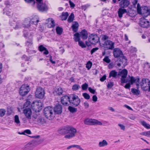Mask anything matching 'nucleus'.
Returning a JSON list of instances; mask_svg holds the SVG:
<instances>
[{
    "label": "nucleus",
    "mask_w": 150,
    "mask_h": 150,
    "mask_svg": "<svg viewBox=\"0 0 150 150\" xmlns=\"http://www.w3.org/2000/svg\"><path fill=\"white\" fill-rule=\"evenodd\" d=\"M25 146L28 150H32L35 147L33 142H30Z\"/></svg>",
    "instance_id": "a878e982"
},
{
    "label": "nucleus",
    "mask_w": 150,
    "mask_h": 150,
    "mask_svg": "<svg viewBox=\"0 0 150 150\" xmlns=\"http://www.w3.org/2000/svg\"><path fill=\"white\" fill-rule=\"evenodd\" d=\"M63 92V91L62 88H56L54 91V93L55 94L60 95L62 94Z\"/></svg>",
    "instance_id": "c756f323"
},
{
    "label": "nucleus",
    "mask_w": 150,
    "mask_h": 150,
    "mask_svg": "<svg viewBox=\"0 0 150 150\" xmlns=\"http://www.w3.org/2000/svg\"><path fill=\"white\" fill-rule=\"evenodd\" d=\"M21 28V24L20 23H18L16 24V26L14 28L15 29H16L18 28Z\"/></svg>",
    "instance_id": "774afa93"
},
{
    "label": "nucleus",
    "mask_w": 150,
    "mask_h": 150,
    "mask_svg": "<svg viewBox=\"0 0 150 150\" xmlns=\"http://www.w3.org/2000/svg\"><path fill=\"white\" fill-rule=\"evenodd\" d=\"M92 66V63L91 62L89 61L86 64V67L88 70H89L91 67Z\"/></svg>",
    "instance_id": "c03bdc74"
},
{
    "label": "nucleus",
    "mask_w": 150,
    "mask_h": 150,
    "mask_svg": "<svg viewBox=\"0 0 150 150\" xmlns=\"http://www.w3.org/2000/svg\"><path fill=\"white\" fill-rule=\"evenodd\" d=\"M6 14L8 16H11L13 15V13L11 12L8 11L6 12Z\"/></svg>",
    "instance_id": "680f3d73"
},
{
    "label": "nucleus",
    "mask_w": 150,
    "mask_h": 150,
    "mask_svg": "<svg viewBox=\"0 0 150 150\" xmlns=\"http://www.w3.org/2000/svg\"><path fill=\"white\" fill-rule=\"evenodd\" d=\"M45 94L44 90L41 87H39L36 90L35 96L38 98L42 99L44 97Z\"/></svg>",
    "instance_id": "ddd939ff"
},
{
    "label": "nucleus",
    "mask_w": 150,
    "mask_h": 150,
    "mask_svg": "<svg viewBox=\"0 0 150 150\" xmlns=\"http://www.w3.org/2000/svg\"><path fill=\"white\" fill-rule=\"evenodd\" d=\"M26 30H24L23 31L24 36L26 38H29L31 37L32 34L31 33H30V34L29 35V33L26 32ZM30 40L26 42L25 43V46L28 48L31 47L33 46L32 40L31 37H30Z\"/></svg>",
    "instance_id": "9d476101"
},
{
    "label": "nucleus",
    "mask_w": 150,
    "mask_h": 150,
    "mask_svg": "<svg viewBox=\"0 0 150 150\" xmlns=\"http://www.w3.org/2000/svg\"><path fill=\"white\" fill-rule=\"evenodd\" d=\"M70 98L67 96H62L61 99V102L62 103L65 105H67L68 102H70Z\"/></svg>",
    "instance_id": "6ab92c4d"
},
{
    "label": "nucleus",
    "mask_w": 150,
    "mask_h": 150,
    "mask_svg": "<svg viewBox=\"0 0 150 150\" xmlns=\"http://www.w3.org/2000/svg\"><path fill=\"white\" fill-rule=\"evenodd\" d=\"M79 25L78 23L76 22H75L73 23L71 28L74 31L76 32L77 31Z\"/></svg>",
    "instance_id": "2f4dec72"
},
{
    "label": "nucleus",
    "mask_w": 150,
    "mask_h": 150,
    "mask_svg": "<svg viewBox=\"0 0 150 150\" xmlns=\"http://www.w3.org/2000/svg\"><path fill=\"white\" fill-rule=\"evenodd\" d=\"M92 99L93 101L96 102L97 101L98 98L96 96L94 95L93 96Z\"/></svg>",
    "instance_id": "338daca9"
},
{
    "label": "nucleus",
    "mask_w": 150,
    "mask_h": 150,
    "mask_svg": "<svg viewBox=\"0 0 150 150\" xmlns=\"http://www.w3.org/2000/svg\"><path fill=\"white\" fill-rule=\"evenodd\" d=\"M62 106L60 105H56L53 109L54 112V113L58 114H61L62 112Z\"/></svg>",
    "instance_id": "aec40b11"
},
{
    "label": "nucleus",
    "mask_w": 150,
    "mask_h": 150,
    "mask_svg": "<svg viewBox=\"0 0 150 150\" xmlns=\"http://www.w3.org/2000/svg\"><path fill=\"white\" fill-rule=\"evenodd\" d=\"M127 12L126 9L120 8L118 11V16L120 18L122 17V15Z\"/></svg>",
    "instance_id": "bb28decb"
},
{
    "label": "nucleus",
    "mask_w": 150,
    "mask_h": 150,
    "mask_svg": "<svg viewBox=\"0 0 150 150\" xmlns=\"http://www.w3.org/2000/svg\"><path fill=\"white\" fill-rule=\"evenodd\" d=\"M79 45L80 46L83 48H85L86 47V45L84 44V43L81 41H80L79 42Z\"/></svg>",
    "instance_id": "49530a36"
},
{
    "label": "nucleus",
    "mask_w": 150,
    "mask_h": 150,
    "mask_svg": "<svg viewBox=\"0 0 150 150\" xmlns=\"http://www.w3.org/2000/svg\"><path fill=\"white\" fill-rule=\"evenodd\" d=\"M44 113L45 117L49 120L53 119L55 117L53 109L50 106H47L44 108Z\"/></svg>",
    "instance_id": "7ed1b4c3"
},
{
    "label": "nucleus",
    "mask_w": 150,
    "mask_h": 150,
    "mask_svg": "<svg viewBox=\"0 0 150 150\" xmlns=\"http://www.w3.org/2000/svg\"><path fill=\"white\" fill-rule=\"evenodd\" d=\"M130 79V83L132 84L134 83H135L137 85H139V78H135L133 77H130L129 76Z\"/></svg>",
    "instance_id": "5701e85b"
},
{
    "label": "nucleus",
    "mask_w": 150,
    "mask_h": 150,
    "mask_svg": "<svg viewBox=\"0 0 150 150\" xmlns=\"http://www.w3.org/2000/svg\"><path fill=\"white\" fill-rule=\"evenodd\" d=\"M69 14L67 12H63L61 17L62 20H65L67 18Z\"/></svg>",
    "instance_id": "473e14b6"
},
{
    "label": "nucleus",
    "mask_w": 150,
    "mask_h": 150,
    "mask_svg": "<svg viewBox=\"0 0 150 150\" xmlns=\"http://www.w3.org/2000/svg\"><path fill=\"white\" fill-rule=\"evenodd\" d=\"M38 50L40 52L44 51L43 53L45 54H47L49 53L48 51L47 50L46 48L42 45H41L39 47Z\"/></svg>",
    "instance_id": "c85d7f7f"
},
{
    "label": "nucleus",
    "mask_w": 150,
    "mask_h": 150,
    "mask_svg": "<svg viewBox=\"0 0 150 150\" xmlns=\"http://www.w3.org/2000/svg\"><path fill=\"white\" fill-rule=\"evenodd\" d=\"M122 61H123V62H122V63L123 64V65H126L127 62V59L125 57H122Z\"/></svg>",
    "instance_id": "3c124183"
},
{
    "label": "nucleus",
    "mask_w": 150,
    "mask_h": 150,
    "mask_svg": "<svg viewBox=\"0 0 150 150\" xmlns=\"http://www.w3.org/2000/svg\"><path fill=\"white\" fill-rule=\"evenodd\" d=\"M129 4L128 0H122L120 2V6L122 8H126Z\"/></svg>",
    "instance_id": "412c9836"
},
{
    "label": "nucleus",
    "mask_w": 150,
    "mask_h": 150,
    "mask_svg": "<svg viewBox=\"0 0 150 150\" xmlns=\"http://www.w3.org/2000/svg\"><path fill=\"white\" fill-rule=\"evenodd\" d=\"M140 123L146 129H150V125L144 121H142L140 122Z\"/></svg>",
    "instance_id": "c9c22d12"
},
{
    "label": "nucleus",
    "mask_w": 150,
    "mask_h": 150,
    "mask_svg": "<svg viewBox=\"0 0 150 150\" xmlns=\"http://www.w3.org/2000/svg\"><path fill=\"white\" fill-rule=\"evenodd\" d=\"M30 102L28 101H27L23 105V108L25 109L26 108H30Z\"/></svg>",
    "instance_id": "58836bf2"
},
{
    "label": "nucleus",
    "mask_w": 150,
    "mask_h": 150,
    "mask_svg": "<svg viewBox=\"0 0 150 150\" xmlns=\"http://www.w3.org/2000/svg\"><path fill=\"white\" fill-rule=\"evenodd\" d=\"M114 43L110 40L105 41L104 44L105 48L107 50H112L114 48Z\"/></svg>",
    "instance_id": "2eb2a0df"
},
{
    "label": "nucleus",
    "mask_w": 150,
    "mask_h": 150,
    "mask_svg": "<svg viewBox=\"0 0 150 150\" xmlns=\"http://www.w3.org/2000/svg\"><path fill=\"white\" fill-rule=\"evenodd\" d=\"M83 96L86 99H90V96L86 93H83Z\"/></svg>",
    "instance_id": "09e8293b"
},
{
    "label": "nucleus",
    "mask_w": 150,
    "mask_h": 150,
    "mask_svg": "<svg viewBox=\"0 0 150 150\" xmlns=\"http://www.w3.org/2000/svg\"><path fill=\"white\" fill-rule=\"evenodd\" d=\"M60 132V133L66 134L64 136L65 138L70 139L75 137L77 130L73 127L68 126L64 127Z\"/></svg>",
    "instance_id": "f03ea898"
},
{
    "label": "nucleus",
    "mask_w": 150,
    "mask_h": 150,
    "mask_svg": "<svg viewBox=\"0 0 150 150\" xmlns=\"http://www.w3.org/2000/svg\"><path fill=\"white\" fill-rule=\"evenodd\" d=\"M103 60L107 63H109L110 62V60L108 57H106L103 59Z\"/></svg>",
    "instance_id": "5fc2aeb1"
},
{
    "label": "nucleus",
    "mask_w": 150,
    "mask_h": 150,
    "mask_svg": "<svg viewBox=\"0 0 150 150\" xmlns=\"http://www.w3.org/2000/svg\"><path fill=\"white\" fill-rule=\"evenodd\" d=\"M80 88V86L76 84L72 86V89L73 91H76L79 90Z\"/></svg>",
    "instance_id": "37998d69"
},
{
    "label": "nucleus",
    "mask_w": 150,
    "mask_h": 150,
    "mask_svg": "<svg viewBox=\"0 0 150 150\" xmlns=\"http://www.w3.org/2000/svg\"><path fill=\"white\" fill-rule=\"evenodd\" d=\"M118 74L117 72L115 70H112L109 73V77L110 78L111 77H112L114 78H115L117 76Z\"/></svg>",
    "instance_id": "7c9ffc66"
},
{
    "label": "nucleus",
    "mask_w": 150,
    "mask_h": 150,
    "mask_svg": "<svg viewBox=\"0 0 150 150\" xmlns=\"http://www.w3.org/2000/svg\"><path fill=\"white\" fill-rule=\"evenodd\" d=\"M84 123L86 125H101L102 124L101 122L96 119L87 118L84 121Z\"/></svg>",
    "instance_id": "1a4fd4ad"
},
{
    "label": "nucleus",
    "mask_w": 150,
    "mask_h": 150,
    "mask_svg": "<svg viewBox=\"0 0 150 150\" xmlns=\"http://www.w3.org/2000/svg\"><path fill=\"white\" fill-rule=\"evenodd\" d=\"M106 78V76L105 75H104L100 79V80L101 81H103L105 80Z\"/></svg>",
    "instance_id": "e2e57ef3"
},
{
    "label": "nucleus",
    "mask_w": 150,
    "mask_h": 150,
    "mask_svg": "<svg viewBox=\"0 0 150 150\" xmlns=\"http://www.w3.org/2000/svg\"><path fill=\"white\" fill-rule=\"evenodd\" d=\"M56 31L57 34L60 35L62 34V29L59 27H57L56 28Z\"/></svg>",
    "instance_id": "ea45409f"
},
{
    "label": "nucleus",
    "mask_w": 150,
    "mask_h": 150,
    "mask_svg": "<svg viewBox=\"0 0 150 150\" xmlns=\"http://www.w3.org/2000/svg\"><path fill=\"white\" fill-rule=\"evenodd\" d=\"M113 54L115 58L121 57L123 56L122 52L120 49L117 48L113 49Z\"/></svg>",
    "instance_id": "a211bd4d"
},
{
    "label": "nucleus",
    "mask_w": 150,
    "mask_h": 150,
    "mask_svg": "<svg viewBox=\"0 0 150 150\" xmlns=\"http://www.w3.org/2000/svg\"><path fill=\"white\" fill-rule=\"evenodd\" d=\"M74 148H76L77 149L80 150H81L82 149L81 146L76 144H74Z\"/></svg>",
    "instance_id": "0e129e2a"
},
{
    "label": "nucleus",
    "mask_w": 150,
    "mask_h": 150,
    "mask_svg": "<svg viewBox=\"0 0 150 150\" xmlns=\"http://www.w3.org/2000/svg\"><path fill=\"white\" fill-rule=\"evenodd\" d=\"M42 102L40 100H39L34 102L32 106L33 107V109L35 112H39L42 109Z\"/></svg>",
    "instance_id": "f8f14e48"
},
{
    "label": "nucleus",
    "mask_w": 150,
    "mask_h": 150,
    "mask_svg": "<svg viewBox=\"0 0 150 150\" xmlns=\"http://www.w3.org/2000/svg\"><path fill=\"white\" fill-rule=\"evenodd\" d=\"M83 105L85 108L86 109L88 108L89 107V104L88 103L86 102H84Z\"/></svg>",
    "instance_id": "13d9d810"
},
{
    "label": "nucleus",
    "mask_w": 150,
    "mask_h": 150,
    "mask_svg": "<svg viewBox=\"0 0 150 150\" xmlns=\"http://www.w3.org/2000/svg\"><path fill=\"white\" fill-rule=\"evenodd\" d=\"M98 50V47H95L93 48L91 51V53L92 54L93 53L96 52L97 50Z\"/></svg>",
    "instance_id": "052dcab7"
},
{
    "label": "nucleus",
    "mask_w": 150,
    "mask_h": 150,
    "mask_svg": "<svg viewBox=\"0 0 150 150\" xmlns=\"http://www.w3.org/2000/svg\"><path fill=\"white\" fill-rule=\"evenodd\" d=\"M118 126L120 127L121 129L123 130H125V126L122 124H118Z\"/></svg>",
    "instance_id": "603ef678"
},
{
    "label": "nucleus",
    "mask_w": 150,
    "mask_h": 150,
    "mask_svg": "<svg viewBox=\"0 0 150 150\" xmlns=\"http://www.w3.org/2000/svg\"><path fill=\"white\" fill-rule=\"evenodd\" d=\"M47 23L48 25L47 27L48 28H52L55 25V22L52 18H49L47 20Z\"/></svg>",
    "instance_id": "4be33fe9"
},
{
    "label": "nucleus",
    "mask_w": 150,
    "mask_h": 150,
    "mask_svg": "<svg viewBox=\"0 0 150 150\" xmlns=\"http://www.w3.org/2000/svg\"><path fill=\"white\" fill-rule=\"evenodd\" d=\"M144 7L142 8V9H144V11H142L141 6L139 4H138L137 5V11L138 13L140 14H142L143 16H145V10L144 9Z\"/></svg>",
    "instance_id": "cd10ccee"
},
{
    "label": "nucleus",
    "mask_w": 150,
    "mask_h": 150,
    "mask_svg": "<svg viewBox=\"0 0 150 150\" xmlns=\"http://www.w3.org/2000/svg\"><path fill=\"white\" fill-rule=\"evenodd\" d=\"M68 110L71 112L72 113L75 112L77 111V110L76 108L70 106L69 107Z\"/></svg>",
    "instance_id": "a19ab883"
},
{
    "label": "nucleus",
    "mask_w": 150,
    "mask_h": 150,
    "mask_svg": "<svg viewBox=\"0 0 150 150\" xmlns=\"http://www.w3.org/2000/svg\"><path fill=\"white\" fill-rule=\"evenodd\" d=\"M120 73L121 76V83H124L127 82V81L126 78L127 74V71L126 69H125L122 70Z\"/></svg>",
    "instance_id": "dca6fc26"
},
{
    "label": "nucleus",
    "mask_w": 150,
    "mask_h": 150,
    "mask_svg": "<svg viewBox=\"0 0 150 150\" xmlns=\"http://www.w3.org/2000/svg\"><path fill=\"white\" fill-rule=\"evenodd\" d=\"M32 120L34 123L39 125H44L46 122V120L44 117L41 116H38L36 115H33Z\"/></svg>",
    "instance_id": "20e7f679"
},
{
    "label": "nucleus",
    "mask_w": 150,
    "mask_h": 150,
    "mask_svg": "<svg viewBox=\"0 0 150 150\" xmlns=\"http://www.w3.org/2000/svg\"><path fill=\"white\" fill-rule=\"evenodd\" d=\"M139 24L142 27L146 28L150 26V23L149 21L144 18L140 19Z\"/></svg>",
    "instance_id": "4468645a"
},
{
    "label": "nucleus",
    "mask_w": 150,
    "mask_h": 150,
    "mask_svg": "<svg viewBox=\"0 0 150 150\" xmlns=\"http://www.w3.org/2000/svg\"><path fill=\"white\" fill-rule=\"evenodd\" d=\"M140 85L143 90L150 91V81L148 79H142Z\"/></svg>",
    "instance_id": "39448f33"
},
{
    "label": "nucleus",
    "mask_w": 150,
    "mask_h": 150,
    "mask_svg": "<svg viewBox=\"0 0 150 150\" xmlns=\"http://www.w3.org/2000/svg\"><path fill=\"white\" fill-rule=\"evenodd\" d=\"M30 90L29 86L27 85H23L19 88V93L22 96L27 95Z\"/></svg>",
    "instance_id": "0eeeda50"
},
{
    "label": "nucleus",
    "mask_w": 150,
    "mask_h": 150,
    "mask_svg": "<svg viewBox=\"0 0 150 150\" xmlns=\"http://www.w3.org/2000/svg\"><path fill=\"white\" fill-rule=\"evenodd\" d=\"M25 1L28 3H30L31 5L33 6L35 3V0H25Z\"/></svg>",
    "instance_id": "a18cd8bd"
},
{
    "label": "nucleus",
    "mask_w": 150,
    "mask_h": 150,
    "mask_svg": "<svg viewBox=\"0 0 150 150\" xmlns=\"http://www.w3.org/2000/svg\"><path fill=\"white\" fill-rule=\"evenodd\" d=\"M80 34L78 33H76L74 35V39L76 42L80 41Z\"/></svg>",
    "instance_id": "f704fd0d"
},
{
    "label": "nucleus",
    "mask_w": 150,
    "mask_h": 150,
    "mask_svg": "<svg viewBox=\"0 0 150 150\" xmlns=\"http://www.w3.org/2000/svg\"><path fill=\"white\" fill-rule=\"evenodd\" d=\"M6 110L5 109H1L0 110V116L3 117L4 116L5 114Z\"/></svg>",
    "instance_id": "de8ad7c7"
},
{
    "label": "nucleus",
    "mask_w": 150,
    "mask_h": 150,
    "mask_svg": "<svg viewBox=\"0 0 150 150\" xmlns=\"http://www.w3.org/2000/svg\"><path fill=\"white\" fill-rule=\"evenodd\" d=\"M144 9L145 10V14L144 16L147 17L150 14V8L149 9L147 6H144Z\"/></svg>",
    "instance_id": "72a5a7b5"
},
{
    "label": "nucleus",
    "mask_w": 150,
    "mask_h": 150,
    "mask_svg": "<svg viewBox=\"0 0 150 150\" xmlns=\"http://www.w3.org/2000/svg\"><path fill=\"white\" fill-rule=\"evenodd\" d=\"M69 4L70 6L71 7L74 8V7L75 5L73 2H72L70 0H69Z\"/></svg>",
    "instance_id": "69168bd1"
},
{
    "label": "nucleus",
    "mask_w": 150,
    "mask_h": 150,
    "mask_svg": "<svg viewBox=\"0 0 150 150\" xmlns=\"http://www.w3.org/2000/svg\"><path fill=\"white\" fill-rule=\"evenodd\" d=\"M25 133H26L27 134H31V132L30 130L29 129H26L22 133V134H24Z\"/></svg>",
    "instance_id": "864d4df0"
},
{
    "label": "nucleus",
    "mask_w": 150,
    "mask_h": 150,
    "mask_svg": "<svg viewBox=\"0 0 150 150\" xmlns=\"http://www.w3.org/2000/svg\"><path fill=\"white\" fill-rule=\"evenodd\" d=\"M107 142L105 140L103 139L100 141L98 144V146L100 147H103L108 145Z\"/></svg>",
    "instance_id": "393cba45"
},
{
    "label": "nucleus",
    "mask_w": 150,
    "mask_h": 150,
    "mask_svg": "<svg viewBox=\"0 0 150 150\" xmlns=\"http://www.w3.org/2000/svg\"><path fill=\"white\" fill-rule=\"evenodd\" d=\"M101 39L102 40H105L108 38V37L105 35H103L101 36Z\"/></svg>",
    "instance_id": "4d7b16f0"
},
{
    "label": "nucleus",
    "mask_w": 150,
    "mask_h": 150,
    "mask_svg": "<svg viewBox=\"0 0 150 150\" xmlns=\"http://www.w3.org/2000/svg\"><path fill=\"white\" fill-rule=\"evenodd\" d=\"M80 36L83 39H86L88 37V33L87 31L84 30H82L80 33Z\"/></svg>",
    "instance_id": "b1692460"
},
{
    "label": "nucleus",
    "mask_w": 150,
    "mask_h": 150,
    "mask_svg": "<svg viewBox=\"0 0 150 150\" xmlns=\"http://www.w3.org/2000/svg\"><path fill=\"white\" fill-rule=\"evenodd\" d=\"M74 14L73 13H71L68 19V21L69 23L72 22L74 20Z\"/></svg>",
    "instance_id": "e433bc0d"
},
{
    "label": "nucleus",
    "mask_w": 150,
    "mask_h": 150,
    "mask_svg": "<svg viewBox=\"0 0 150 150\" xmlns=\"http://www.w3.org/2000/svg\"><path fill=\"white\" fill-rule=\"evenodd\" d=\"M113 85V83L112 82L109 83L107 85V87L109 88H112Z\"/></svg>",
    "instance_id": "6e6d98bb"
},
{
    "label": "nucleus",
    "mask_w": 150,
    "mask_h": 150,
    "mask_svg": "<svg viewBox=\"0 0 150 150\" xmlns=\"http://www.w3.org/2000/svg\"><path fill=\"white\" fill-rule=\"evenodd\" d=\"M37 7L38 9L41 11L47 10L48 7L47 4L45 3H43L42 0H36Z\"/></svg>",
    "instance_id": "6e6552de"
},
{
    "label": "nucleus",
    "mask_w": 150,
    "mask_h": 150,
    "mask_svg": "<svg viewBox=\"0 0 150 150\" xmlns=\"http://www.w3.org/2000/svg\"><path fill=\"white\" fill-rule=\"evenodd\" d=\"M88 91L94 94L95 92V90L92 88L91 87L88 88Z\"/></svg>",
    "instance_id": "bf43d9fd"
},
{
    "label": "nucleus",
    "mask_w": 150,
    "mask_h": 150,
    "mask_svg": "<svg viewBox=\"0 0 150 150\" xmlns=\"http://www.w3.org/2000/svg\"><path fill=\"white\" fill-rule=\"evenodd\" d=\"M23 113L26 118L28 119H31L32 114V112L30 108H28L24 109L23 110Z\"/></svg>",
    "instance_id": "f3484780"
},
{
    "label": "nucleus",
    "mask_w": 150,
    "mask_h": 150,
    "mask_svg": "<svg viewBox=\"0 0 150 150\" xmlns=\"http://www.w3.org/2000/svg\"><path fill=\"white\" fill-rule=\"evenodd\" d=\"M88 40L92 44L95 45L98 43L99 41L98 36L96 34H92L89 35Z\"/></svg>",
    "instance_id": "9b49d317"
},
{
    "label": "nucleus",
    "mask_w": 150,
    "mask_h": 150,
    "mask_svg": "<svg viewBox=\"0 0 150 150\" xmlns=\"http://www.w3.org/2000/svg\"><path fill=\"white\" fill-rule=\"evenodd\" d=\"M14 122L17 124L20 123L19 117L18 115H15L14 116Z\"/></svg>",
    "instance_id": "79ce46f5"
},
{
    "label": "nucleus",
    "mask_w": 150,
    "mask_h": 150,
    "mask_svg": "<svg viewBox=\"0 0 150 150\" xmlns=\"http://www.w3.org/2000/svg\"><path fill=\"white\" fill-rule=\"evenodd\" d=\"M132 92L134 95H138L140 93V91L136 89L132 88L131 90Z\"/></svg>",
    "instance_id": "4c0bfd02"
},
{
    "label": "nucleus",
    "mask_w": 150,
    "mask_h": 150,
    "mask_svg": "<svg viewBox=\"0 0 150 150\" xmlns=\"http://www.w3.org/2000/svg\"><path fill=\"white\" fill-rule=\"evenodd\" d=\"M70 103L71 105L77 106L80 103V100L78 96L75 94L71 95L70 96Z\"/></svg>",
    "instance_id": "423d86ee"
},
{
    "label": "nucleus",
    "mask_w": 150,
    "mask_h": 150,
    "mask_svg": "<svg viewBox=\"0 0 150 150\" xmlns=\"http://www.w3.org/2000/svg\"><path fill=\"white\" fill-rule=\"evenodd\" d=\"M39 21L38 17L36 16H35L31 20L29 18H26L24 22V27L25 28V30H34Z\"/></svg>",
    "instance_id": "f257e3e1"
},
{
    "label": "nucleus",
    "mask_w": 150,
    "mask_h": 150,
    "mask_svg": "<svg viewBox=\"0 0 150 150\" xmlns=\"http://www.w3.org/2000/svg\"><path fill=\"white\" fill-rule=\"evenodd\" d=\"M88 87V84L85 83L84 84H83L81 86V87L83 90H86Z\"/></svg>",
    "instance_id": "8fccbe9b"
}]
</instances>
